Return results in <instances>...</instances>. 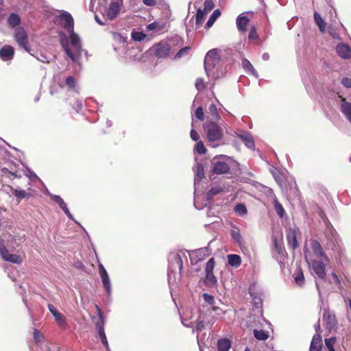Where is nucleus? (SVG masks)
Wrapping results in <instances>:
<instances>
[{
  "label": "nucleus",
  "instance_id": "f257e3e1",
  "mask_svg": "<svg viewBox=\"0 0 351 351\" xmlns=\"http://www.w3.org/2000/svg\"><path fill=\"white\" fill-rule=\"evenodd\" d=\"M186 254L189 255L191 262L196 263L208 256L210 254V252L208 247H205L193 250L191 252L185 250H181L178 252L170 253L168 258L169 280L171 278L172 274L176 273L177 270L179 271V276H181V271L182 269L183 263L182 258H186Z\"/></svg>",
  "mask_w": 351,
  "mask_h": 351
},
{
  "label": "nucleus",
  "instance_id": "f03ea898",
  "mask_svg": "<svg viewBox=\"0 0 351 351\" xmlns=\"http://www.w3.org/2000/svg\"><path fill=\"white\" fill-rule=\"evenodd\" d=\"M70 45L65 35H60L61 45L67 56L73 62H77L82 56V48L80 37L74 31L69 32Z\"/></svg>",
  "mask_w": 351,
  "mask_h": 351
},
{
  "label": "nucleus",
  "instance_id": "7ed1b4c3",
  "mask_svg": "<svg viewBox=\"0 0 351 351\" xmlns=\"http://www.w3.org/2000/svg\"><path fill=\"white\" fill-rule=\"evenodd\" d=\"M204 130L208 145L212 147H217L221 144L223 139L222 128L215 121H207L204 124Z\"/></svg>",
  "mask_w": 351,
  "mask_h": 351
},
{
  "label": "nucleus",
  "instance_id": "20e7f679",
  "mask_svg": "<svg viewBox=\"0 0 351 351\" xmlns=\"http://www.w3.org/2000/svg\"><path fill=\"white\" fill-rule=\"evenodd\" d=\"M230 157L219 155L214 157L211 161L212 172L215 174H224L230 171Z\"/></svg>",
  "mask_w": 351,
  "mask_h": 351
},
{
  "label": "nucleus",
  "instance_id": "39448f33",
  "mask_svg": "<svg viewBox=\"0 0 351 351\" xmlns=\"http://www.w3.org/2000/svg\"><path fill=\"white\" fill-rule=\"evenodd\" d=\"M220 63V58L216 49L210 50L204 58V69L207 76H210L213 69Z\"/></svg>",
  "mask_w": 351,
  "mask_h": 351
},
{
  "label": "nucleus",
  "instance_id": "423d86ee",
  "mask_svg": "<svg viewBox=\"0 0 351 351\" xmlns=\"http://www.w3.org/2000/svg\"><path fill=\"white\" fill-rule=\"evenodd\" d=\"M195 178H194V206L197 209H201V207L197 206V198L201 194V191L198 189V185L200 180L204 176V169L202 164L199 163L194 167Z\"/></svg>",
  "mask_w": 351,
  "mask_h": 351
},
{
  "label": "nucleus",
  "instance_id": "0eeeda50",
  "mask_svg": "<svg viewBox=\"0 0 351 351\" xmlns=\"http://www.w3.org/2000/svg\"><path fill=\"white\" fill-rule=\"evenodd\" d=\"M14 36L19 47L27 52L30 53L31 49L29 45L28 36L26 31L21 27H17L15 29Z\"/></svg>",
  "mask_w": 351,
  "mask_h": 351
},
{
  "label": "nucleus",
  "instance_id": "6e6552de",
  "mask_svg": "<svg viewBox=\"0 0 351 351\" xmlns=\"http://www.w3.org/2000/svg\"><path fill=\"white\" fill-rule=\"evenodd\" d=\"M325 236L328 241L327 247L332 250H337L339 246L340 239L335 230L331 226H327Z\"/></svg>",
  "mask_w": 351,
  "mask_h": 351
},
{
  "label": "nucleus",
  "instance_id": "1a4fd4ad",
  "mask_svg": "<svg viewBox=\"0 0 351 351\" xmlns=\"http://www.w3.org/2000/svg\"><path fill=\"white\" fill-rule=\"evenodd\" d=\"M123 0H111L109 7L105 10L103 16L105 19L112 21L115 19L120 12Z\"/></svg>",
  "mask_w": 351,
  "mask_h": 351
},
{
  "label": "nucleus",
  "instance_id": "9d476101",
  "mask_svg": "<svg viewBox=\"0 0 351 351\" xmlns=\"http://www.w3.org/2000/svg\"><path fill=\"white\" fill-rule=\"evenodd\" d=\"M0 255L1 258L8 262L15 264H21L23 258L17 254H10L3 243L0 242Z\"/></svg>",
  "mask_w": 351,
  "mask_h": 351
},
{
  "label": "nucleus",
  "instance_id": "9b49d317",
  "mask_svg": "<svg viewBox=\"0 0 351 351\" xmlns=\"http://www.w3.org/2000/svg\"><path fill=\"white\" fill-rule=\"evenodd\" d=\"M204 322V317H202V315L199 316L198 319L195 322H187V321L185 319L182 320V324L186 327L192 328L193 331H195L197 332V336L199 335V332H201L205 328Z\"/></svg>",
  "mask_w": 351,
  "mask_h": 351
},
{
  "label": "nucleus",
  "instance_id": "f8f14e48",
  "mask_svg": "<svg viewBox=\"0 0 351 351\" xmlns=\"http://www.w3.org/2000/svg\"><path fill=\"white\" fill-rule=\"evenodd\" d=\"M235 134L245 143L247 147L251 149L255 147L254 141L250 133L243 130H238Z\"/></svg>",
  "mask_w": 351,
  "mask_h": 351
},
{
  "label": "nucleus",
  "instance_id": "ddd939ff",
  "mask_svg": "<svg viewBox=\"0 0 351 351\" xmlns=\"http://www.w3.org/2000/svg\"><path fill=\"white\" fill-rule=\"evenodd\" d=\"M60 21L61 25H62L64 29L65 30H66L68 32L74 31L73 19L69 13H68L66 12H64V13H62L60 15Z\"/></svg>",
  "mask_w": 351,
  "mask_h": 351
},
{
  "label": "nucleus",
  "instance_id": "4468645a",
  "mask_svg": "<svg viewBox=\"0 0 351 351\" xmlns=\"http://www.w3.org/2000/svg\"><path fill=\"white\" fill-rule=\"evenodd\" d=\"M47 194L49 195V196L51 197V199L55 202L56 203H57L59 206L60 207V208L63 210V212L64 213V214L71 220H73V216L71 215V213H70L69 208H67V205L65 203V202L63 200V199L59 196V195H53V194H51L50 193H47Z\"/></svg>",
  "mask_w": 351,
  "mask_h": 351
},
{
  "label": "nucleus",
  "instance_id": "2eb2a0df",
  "mask_svg": "<svg viewBox=\"0 0 351 351\" xmlns=\"http://www.w3.org/2000/svg\"><path fill=\"white\" fill-rule=\"evenodd\" d=\"M314 273L321 279L326 276V267L324 262L320 261H313L311 263Z\"/></svg>",
  "mask_w": 351,
  "mask_h": 351
},
{
  "label": "nucleus",
  "instance_id": "dca6fc26",
  "mask_svg": "<svg viewBox=\"0 0 351 351\" xmlns=\"http://www.w3.org/2000/svg\"><path fill=\"white\" fill-rule=\"evenodd\" d=\"M14 49L10 45H5L0 49V58L4 61H10L13 59Z\"/></svg>",
  "mask_w": 351,
  "mask_h": 351
},
{
  "label": "nucleus",
  "instance_id": "f3484780",
  "mask_svg": "<svg viewBox=\"0 0 351 351\" xmlns=\"http://www.w3.org/2000/svg\"><path fill=\"white\" fill-rule=\"evenodd\" d=\"M323 319L325 322L327 329L330 330L334 328L337 324L335 315L328 310L324 311Z\"/></svg>",
  "mask_w": 351,
  "mask_h": 351
},
{
  "label": "nucleus",
  "instance_id": "a211bd4d",
  "mask_svg": "<svg viewBox=\"0 0 351 351\" xmlns=\"http://www.w3.org/2000/svg\"><path fill=\"white\" fill-rule=\"evenodd\" d=\"M336 51L341 58L348 60L351 58V49L346 44H338L336 47Z\"/></svg>",
  "mask_w": 351,
  "mask_h": 351
},
{
  "label": "nucleus",
  "instance_id": "6ab92c4d",
  "mask_svg": "<svg viewBox=\"0 0 351 351\" xmlns=\"http://www.w3.org/2000/svg\"><path fill=\"white\" fill-rule=\"evenodd\" d=\"M171 47L166 43H159L156 46V54L159 58H166L169 55Z\"/></svg>",
  "mask_w": 351,
  "mask_h": 351
},
{
  "label": "nucleus",
  "instance_id": "aec40b11",
  "mask_svg": "<svg viewBox=\"0 0 351 351\" xmlns=\"http://www.w3.org/2000/svg\"><path fill=\"white\" fill-rule=\"evenodd\" d=\"M311 246L316 256L324 258V259L326 261L328 260L327 257L325 255V252L323 250V247H322L319 242H318L317 240H313L311 243Z\"/></svg>",
  "mask_w": 351,
  "mask_h": 351
},
{
  "label": "nucleus",
  "instance_id": "412c9836",
  "mask_svg": "<svg viewBox=\"0 0 351 351\" xmlns=\"http://www.w3.org/2000/svg\"><path fill=\"white\" fill-rule=\"evenodd\" d=\"M322 346V339L319 334H315L312 339L309 351H320Z\"/></svg>",
  "mask_w": 351,
  "mask_h": 351
},
{
  "label": "nucleus",
  "instance_id": "4be33fe9",
  "mask_svg": "<svg viewBox=\"0 0 351 351\" xmlns=\"http://www.w3.org/2000/svg\"><path fill=\"white\" fill-rule=\"evenodd\" d=\"M341 110L351 123V101H347L346 99H341Z\"/></svg>",
  "mask_w": 351,
  "mask_h": 351
},
{
  "label": "nucleus",
  "instance_id": "5701e85b",
  "mask_svg": "<svg viewBox=\"0 0 351 351\" xmlns=\"http://www.w3.org/2000/svg\"><path fill=\"white\" fill-rule=\"evenodd\" d=\"M249 23V19L243 16V14H240L238 16L237 19V26L238 30L241 32H245L247 30V26Z\"/></svg>",
  "mask_w": 351,
  "mask_h": 351
},
{
  "label": "nucleus",
  "instance_id": "b1692460",
  "mask_svg": "<svg viewBox=\"0 0 351 351\" xmlns=\"http://www.w3.org/2000/svg\"><path fill=\"white\" fill-rule=\"evenodd\" d=\"M218 351H229L231 348V341L227 338H223L217 341Z\"/></svg>",
  "mask_w": 351,
  "mask_h": 351
},
{
  "label": "nucleus",
  "instance_id": "393cba45",
  "mask_svg": "<svg viewBox=\"0 0 351 351\" xmlns=\"http://www.w3.org/2000/svg\"><path fill=\"white\" fill-rule=\"evenodd\" d=\"M7 23L10 27L14 28L21 23V18L17 14L12 13L7 20Z\"/></svg>",
  "mask_w": 351,
  "mask_h": 351
},
{
  "label": "nucleus",
  "instance_id": "a878e982",
  "mask_svg": "<svg viewBox=\"0 0 351 351\" xmlns=\"http://www.w3.org/2000/svg\"><path fill=\"white\" fill-rule=\"evenodd\" d=\"M242 66L246 71V72L250 73L255 77H258V74L255 70L251 62L246 58H243L242 60Z\"/></svg>",
  "mask_w": 351,
  "mask_h": 351
},
{
  "label": "nucleus",
  "instance_id": "bb28decb",
  "mask_svg": "<svg viewBox=\"0 0 351 351\" xmlns=\"http://www.w3.org/2000/svg\"><path fill=\"white\" fill-rule=\"evenodd\" d=\"M204 283L206 287H214L217 285V280L213 272L206 273Z\"/></svg>",
  "mask_w": 351,
  "mask_h": 351
},
{
  "label": "nucleus",
  "instance_id": "cd10ccee",
  "mask_svg": "<svg viewBox=\"0 0 351 351\" xmlns=\"http://www.w3.org/2000/svg\"><path fill=\"white\" fill-rule=\"evenodd\" d=\"M230 235L234 241L238 245H241L243 244V238L237 227H233V229L231 230Z\"/></svg>",
  "mask_w": 351,
  "mask_h": 351
},
{
  "label": "nucleus",
  "instance_id": "c85d7f7f",
  "mask_svg": "<svg viewBox=\"0 0 351 351\" xmlns=\"http://www.w3.org/2000/svg\"><path fill=\"white\" fill-rule=\"evenodd\" d=\"M100 277L101 278V282H102L103 286L104 287V289H105L106 293L108 295H110V294L112 293V289H111V282H110V280L108 276V274H104V275L100 276Z\"/></svg>",
  "mask_w": 351,
  "mask_h": 351
},
{
  "label": "nucleus",
  "instance_id": "c756f323",
  "mask_svg": "<svg viewBox=\"0 0 351 351\" xmlns=\"http://www.w3.org/2000/svg\"><path fill=\"white\" fill-rule=\"evenodd\" d=\"M221 11L219 9H216L213 11L212 14L210 16L208 21L206 23L205 28L208 29L211 27L215 23V21L220 16Z\"/></svg>",
  "mask_w": 351,
  "mask_h": 351
},
{
  "label": "nucleus",
  "instance_id": "7c9ffc66",
  "mask_svg": "<svg viewBox=\"0 0 351 351\" xmlns=\"http://www.w3.org/2000/svg\"><path fill=\"white\" fill-rule=\"evenodd\" d=\"M287 238L289 246L291 247L293 250H295L298 247V241L296 239V235L294 231H290L287 234Z\"/></svg>",
  "mask_w": 351,
  "mask_h": 351
},
{
  "label": "nucleus",
  "instance_id": "2f4dec72",
  "mask_svg": "<svg viewBox=\"0 0 351 351\" xmlns=\"http://www.w3.org/2000/svg\"><path fill=\"white\" fill-rule=\"evenodd\" d=\"M228 262L230 265L238 267L241 264V258L237 254H229L228 255Z\"/></svg>",
  "mask_w": 351,
  "mask_h": 351
},
{
  "label": "nucleus",
  "instance_id": "473e14b6",
  "mask_svg": "<svg viewBox=\"0 0 351 351\" xmlns=\"http://www.w3.org/2000/svg\"><path fill=\"white\" fill-rule=\"evenodd\" d=\"M53 317L59 327L62 329H65L67 327L66 317L62 313L58 312L53 316Z\"/></svg>",
  "mask_w": 351,
  "mask_h": 351
},
{
  "label": "nucleus",
  "instance_id": "72a5a7b5",
  "mask_svg": "<svg viewBox=\"0 0 351 351\" xmlns=\"http://www.w3.org/2000/svg\"><path fill=\"white\" fill-rule=\"evenodd\" d=\"M223 191V187L220 186H215L212 187L206 194V198L208 201L212 199L213 196L220 193Z\"/></svg>",
  "mask_w": 351,
  "mask_h": 351
},
{
  "label": "nucleus",
  "instance_id": "f704fd0d",
  "mask_svg": "<svg viewBox=\"0 0 351 351\" xmlns=\"http://www.w3.org/2000/svg\"><path fill=\"white\" fill-rule=\"evenodd\" d=\"M13 195L19 199L25 198L29 195L24 190L16 189L11 186H7Z\"/></svg>",
  "mask_w": 351,
  "mask_h": 351
},
{
  "label": "nucleus",
  "instance_id": "c9c22d12",
  "mask_svg": "<svg viewBox=\"0 0 351 351\" xmlns=\"http://www.w3.org/2000/svg\"><path fill=\"white\" fill-rule=\"evenodd\" d=\"M100 322H98L95 324L96 329L97 330L99 337H103L106 336L104 332V320L101 313H99Z\"/></svg>",
  "mask_w": 351,
  "mask_h": 351
},
{
  "label": "nucleus",
  "instance_id": "e433bc0d",
  "mask_svg": "<svg viewBox=\"0 0 351 351\" xmlns=\"http://www.w3.org/2000/svg\"><path fill=\"white\" fill-rule=\"evenodd\" d=\"M314 19L316 24L319 27V30L322 32H324L325 31L326 24L321 15L317 12L314 13Z\"/></svg>",
  "mask_w": 351,
  "mask_h": 351
},
{
  "label": "nucleus",
  "instance_id": "4c0bfd02",
  "mask_svg": "<svg viewBox=\"0 0 351 351\" xmlns=\"http://www.w3.org/2000/svg\"><path fill=\"white\" fill-rule=\"evenodd\" d=\"M254 336L256 339L261 341L266 340L269 337V333L263 330L254 329L253 331Z\"/></svg>",
  "mask_w": 351,
  "mask_h": 351
},
{
  "label": "nucleus",
  "instance_id": "58836bf2",
  "mask_svg": "<svg viewBox=\"0 0 351 351\" xmlns=\"http://www.w3.org/2000/svg\"><path fill=\"white\" fill-rule=\"evenodd\" d=\"M207 14V12H206L204 10L199 8L197 10V14H196V25H201L202 23L204 21V18L206 14Z\"/></svg>",
  "mask_w": 351,
  "mask_h": 351
},
{
  "label": "nucleus",
  "instance_id": "ea45409f",
  "mask_svg": "<svg viewBox=\"0 0 351 351\" xmlns=\"http://www.w3.org/2000/svg\"><path fill=\"white\" fill-rule=\"evenodd\" d=\"M202 298L205 302L212 306L213 311H216L218 309V307L215 306V300L213 295L207 293H204L202 294Z\"/></svg>",
  "mask_w": 351,
  "mask_h": 351
},
{
  "label": "nucleus",
  "instance_id": "a19ab883",
  "mask_svg": "<svg viewBox=\"0 0 351 351\" xmlns=\"http://www.w3.org/2000/svg\"><path fill=\"white\" fill-rule=\"evenodd\" d=\"M209 114L212 116L214 120L218 121L220 119V116L218 113V110L215 104H212L208 108Z\"/></svg>",
  "mask_w": 351,
  "mask_h": 351
},
{
  "label": "nucleus",
  "instance_id": "79ce46f5",
  "mask_svg": "<svg viewBox=\"0 0 351 351\" xmlns=\"http://www.w3.org/2000/svg\"><path fill=\"white\" fill-rule=\"evenodd\" d=\"M294 279L298 285L302 286L304 285V276L300 268L298 270L297 273L295 274Z\"/></svg>",
  "mask_w": 351,
  "mask_h": 351
},
{
  "label": "nucleus",
  "instance_id": "37998d69",
  "mask_svg": "<svg viewBox=\"0 0 351 351\" xmlns=\"http://www.w3.org/2000/svg\"><path fill=\"white\" fill-rule=\"evenodd\" d=\"M337 338L335 337H332L329 339H325V345L328 348V351H335L334 348V345L336 343Z\"/></svg>",
  "mask_w": 351,
  "mask_h": 351
},
{
  "label": "nucleus",
  "instance_id": "c03bdc74",
  "mask_svg": "<svg viewBox=\"0 0 351 351\" xmlns=\"http://www.w3.org/2000/svg\"><path fill=\"white\" fill-rule=\"evenodd\" d=\"M274 208L278 215L280 217H282L285 213V210L282 204H280L276 197L274 199Z\"/></svg>",
  "mask_w": 351,
  "mask_h": 351
},
{
  "label": "nucleus",
  "instance_id": "a18cd8bd",
  "mask_svg": "<svg viewBox=\"0 0 351 351\" xmlns=\"http://www.w3.org/2000/svg\"><path fill=\"white\" fill-rule=\"evenodd\" d=\"M29 53L32 56H33L34 57H35L38 61L43 62V63H49L52 60L51 58L47 56L44 53H40V54H38L37 56H35L34 54L32 53L31 52Z\"/></svg>",
  "mask_w": 351,
  "mask_h": 351
},
{
  "label": "nucleus",
  "instance_id": "49530a36",
  "mask_svg": "<svg viewBox=\"0 0 351 351\" xmlns=\"http://www.w3.org/2000/svg\"><path fill=\"white\" fill-rule=\"evenodd\" d=\"M234 211L240 215L247 213L246 206L243 204H238L234 207Z\"/></svg>",
  "mask_w": 351,
  "mask_h": 351
},
{
  "label": "nucleus",
  "instance_id": "de8ad7c7",
  "mask_svg": "<svg viewBox=\"0 0 351 351\" xmlns=\"http://www.w3.org/2000/svg\"><path fill=\"white\" fill-rule=\"evenodd\" d=\"M214 267H215V258H211L206 263V268H205L206 273L213 272Z\"/></svg>",
  "mask_w": 351,
  "mask_h": 351
},
{
  "label": "nucleus",
  "instance_id": "09e8293b",
  "mask_svg": "<svg viewBox=\"0 0 351 351\" xmlns=\"http://www.w3.org/2000/svg\"><path fill=\"white\" fill-rule=\"evenodd\" d=\"M254 287H250L249 289V292L250 294V296L252 298V299L254 300V302L256 305L261 304V298L260 296H258L255 294L254 292Z\"/></svg>",
  "mask_w": 351,
  "mask_h": 351
},
{
  "label": "nucleus",
  "instance_id": "8fccbe9b",
  "mask_svg": "<svg viewBox=\"0 0 351 351\" xmlns=\"http://www.w3.org/2000/svg\"><path fill=\"white\" fill-rule=\"evenodd\" d=\"M66 84L69 89H75L76 82L73 76H69L66 78Z\"/></svg>",
  "mask_w": 351,
  "mask_h": 351
},
{
  "label": "nucleus",
  "instance_id": "3c124183",
  "mask_svg": "<svg viewBox=\"0 0 351 351\" xmlns=\"http://www.w3.org/2000/svg\"><path fill=\"white\" fill-rule=\"evenodd\" d=\"M195 150L199 154H205L206 152V149L202 141H199L196 144Z\"/></svg>",
  "mask_w": 351,
  "mask_h": 351
},
{
  "label": "nucleus",
  "instance_id": "603ef678",
  "mask_svg": "<svg viewBox=\"0 0 351 351\" xmlns=\"http://www.w3.org/2000/svg\"><path fill=\"white\" fill-rule=\"evenodd\" d=\"M132 38L134 41H141L145 39V34L143 32H132Z\"/></svg>",
  "mask_w": 351,
  "mask_h": 351
},
{
  "label": "nucleus",
  "instance_id": "864d4df0",
  "mask_svg": "<svg viewBox=\"0 0 351 351\" xmlns=\"http://www.w3.org/2000/svg\"><path fill=\"white\" fill-rule=\"evenodd\" d=\"M189 47H185L181 49L175 56V58H180L183 57L184 56L186 55L190 50Z\"/></svg>",
  "mask_w": 351,
  "mask_h": 351
},
{
  "label": "nucleus",
  "instance_id": "5fc2aeb1",
  "mask_svg": "<svg viewBox=\"0 0 351 351\" xmlns=\"http://www.w3.org/2000/svg\"><path fill=\"white\" fill-rule=\"evenodd\" d=\"M34 339L37 345H39L43 339V336L37 329H34Z\"/></svg>",
  "mask_w": 351,
  "mask_h": 351
},
{
  "label": "nucleus",
  "instance_id": "6e6d98bb",
  "mask_svg": "<svg viewBox=\"0 0 351 351\" xmlns=\"http://www.w3.org/2000/svg\"><path fill=\"white\" fill-rule=\"evenodd\" d=\"M204 8L203 10H204L206 12L210 11L215 6L214 3L212 0H206L204 3Z\"/></svg>",
  "mask_w": 351,
  "mask_h": 351
},
{
  "label": "nucleus",
  "instance_id": "4d7b16f0",
  "mask_svg": "<svg viewBox=\"0 0 351 351\" xmlns=\"http://www.w3.org/2000/svg\"><path fill=\"white\" fill-rule=\"evenodd\" d=\"M195 117L200 121L204 119V113L202 107H198L195 110Z\"/></svg>",
  "mask_w": 351,
  "mask_h": 351
},
{
  "label": "nucleus",
  "instance_id": "13d9d810",
  "mask_svg": "<svg viewBox=\"0 0 351 351\" xmlns=\"http://www.w3.org/2000/svg\"><path fill=\"white\" fill-rule=\"evenodd\" d=\"M195 88L199 91L204 90L205 88V84L203 79L197 78L195 82Z\"/></svg>",
  "mask_w": 351,
  "mask_h": 351
},
{
  "label": "nucleus",
  "instance_id": "bf43d9fd",
  "mask_svg": "<svg viewBox=\"0 0 351 351\" xmlns=\"http://www.w3.org/2000/svg\"><path fill=\"white\" fill-rule=\"evenodd\" d=\"M341 84L346 88H351V78L343 77L341 80Z\"/></svg>",
  "mask_w": 351,
  "mask_h": 351
},
{
  "label": "nucleus",
  "instance_id": "052dcab7",
  "mask_svg": "<svg viewBox=\"0 0 351 351\" xmlns=\"http://www.w3.org/2000/svg\"><path fill=\"white\" fill-rule=\"evenodd\" d=\"M148 30H159V24L157 22H153L147 26Z\"/></svg>",
  "mask_w": 351,
  "mask_h": 351
},
{
  "label": "nucleus",
  "instance_id": "680f3d73",
  "mask_svg": "<svg viewBox=\"0 0 351 351\" xmlns=\"http://www.w3.org/2000/svg\"><path fill=\"white\" fill-rule=\"evenodd\" d=\"M190 136L191 139L194 141H197L199 138L198 133L194 129L191 130Z\"/></svg>",
  "mask_w": 351,
  "mask_h": 351
},
{
  "label": "nucleus",
  "instance_id": "e2e57ef3",
  "mask_svg": "<svg viewBox=\"0 0 351 351\" xmlns=\"http://www.w3.org/2000/svg\"><path fill=\"white\" fill-rule=\"evenodd\" d=\"M25 175L31 180L38 178L36 174L29 169H27Z\"/></svg>",
  "mask_w": 351,
  "mask_h": 351
},
{
  "label": "nucleus",
  "instance_id": "0e129e2a",
  "mask_svg": "<svg viewBox=\"0 0 351 351\" xmlns=\"http://www.w3.org/2000/svg\"><path fill=\"white\" fill-rule=\"evenodd\" d=\"M99 339L101 340V343L105 346L106 351H110V348H109V346H108V340H107L106 336L103 337H100Z\"/></svg>",
  "mask_w": 351,
  "mask_h": 351
},
{
  "label": "nucleus",
  "instance_id": "69168bd1",
  "mask_svg": "<svg viewBox=\"0 0 351 351\" xmlns=\"http://www.w3.org/2000/svg\"><path fill=\"white\" fill-rule=\"evenodd\" d=\"M248 37L250 40L255 39L257 37V34L254 27L252 28L250 30Z\"/></svg>",
  "mask_w": 351,
  "mask_h": 351
},
{
  "label": "nucleus",
  "instance_id": "338daca9",
  "mask_svg": "<svg viewBox=\"0 0 351 351\" xmlns=\"http://www.w3.org/2000/svg\"><path fill=\"white\" fill-rule=\"evenodd\" d=\"M48 308L50 311V313L52 314L53 316H54L56 313H58L59 311L53 306L52 304H48Z\"/></svg>",
  "mask_w": 351,
  "mask_h": 351
},
{
  "label": "nucleus",
  "instance_id": "774afa93",
  "mask_svg": "<svg viewBox=\"0 0 351 351\" xmlns=\"http://www.w3.org/2000/svg\"><path fill=\"white\" fill-rule=\"evenodd\" d=\"M98 267L100 276L108 274L107 271L106 270V269L104 268V265L101 263L99 264Z\"/></svg>",
  "mask_w": 351,
  "mask_h": 351
}]
</instances>
